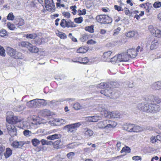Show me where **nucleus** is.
I'll return each mask as SVG.
<instances>
[{"mask_svg": "<svg viewBox=\"0 0 161 161\" xmlns=\"http://www.w3.org/2000/svg\"><path fill=\"white\" fill-rule=\"evenodd\" d=\"M106 120L101 121L98 123L97 124V126L100 129L103 128H107V125Z\"/></svg>", "mask_w": 161, "mask_h": 161, "instance_id": "obj_14", "label": "nucleus"}, {"mask_svg": "<svg viewBox=\"0 0 161 161\" xmlns=\"http://www.w3.org/2000/svg\"><path fill=\"white\" fill-rule=\"evenodd\" d=\"M61 136L59 134H54L50 135L47 137V139L51 140H54L56 139H58L61 137Z\"/></svg>", "mask_w": 161, "mask_h": 161, "instance_id": "obj_17", "label": "nucleus"}, {"mask_svg": "<svg viewBox=\"0 0 161 161\" xmlns=\"http://www.w3.org/2000/svg\"><path fill=\"white\" fill-rule=\"evenodd\" d=\"M104 116L108 118H120V114L118 112H110L106 111Z\"/></svg>", "mask_w": 161, "mask_h": 161, "instance_id": "obj_6", "label": "nucleus"}, {"mask_svg": "<svg viewBox=\"0 0 161 161\" xmlns=\"http://www.w3.org/2000/svg\"><path fill=\"white\" fill-rule=\"evenodd\" d=\"M26 105L30 108L38 107L37 99L29 101L27 103Z\"/></svg>", "mask_w": 161, "mask_h": 161, "instance_id": "obj_10", "label": "nucleus"}, {"mask_svg": "<svg viewBox=\"0 0 161 161\" xmlns=\"http://www.w3.org/2000/svg\"><path fill=\"white\" fill-rule=\"evenodd\" d=\"M24 135L26 136L29 137L31 135V132L28 130H25L23 132Z\"/></svg>", "mask_w": 161, "mask_h": 161, "instance_id": "obj_47", "label": "nucleus"}, {"mask_svg": "<svg viewBox=\"0 0 161 161\" xmlns=\"http://www.w3.org/2000/svg\"><path fill=\"white\" fill-rule=\"evenodd\" d=\"M17 107L18 108L17 109L16 111L19 112L21 111L25 108V106L23 105H18Z\"/></svg>", "mask_w": 161, "mask_h": 161, "instance_id": "obj_56", "label": "nucleus"}, {"mask_svg": "<svg viewBox=\"0 0 161 161\" xmlns=\"http://www.w3.org/2000/svg\"><path fill=\"white\" fill-rule=\"evenodd\" d=\"M149 101L150 102L153 103H159L160 100L158 97H155L153 95H150L148 97Z\"/></svg>", "mask_w": 161, "mask_h": 161, "instance_id": "obj_11", "label": "nucleus"}, {"mask_svg": "<svg viewBox=\"0 0 161 161\" xmlns=\"http://www.w3.org/2000/svg\"><path fill=\"white\" fill-rule=\"evenodd\" d=\"M75 146V144L74 143H72L69 144L67 146V148L71 149L74 148Z\"/></svg>", "mask_w": 161, "mask_h": 161, "instance_id": "obj_62", "label": "nucleus"}, {"mask_svg": "<svg viewBox=\"0 0 161 161\" xmlns=\"http://www.w3.org/2000/svg\"><path fill=\"white\" fill-rule=\"evenodd\" d=\"M133 124H129L126 125L124 126V129L128 131L132 132L133 131Z\"/></svg>", "mask_w": 161, "mask_h": 161, "instance_id": "obj_22", "label": "nucleus"}, {"mask_svg": "<svg viewBox=\"0 0 161 161\" xmlns=\"http://www.w3.org/2000/svg\"><path fill=\"white\" fill-rule=\"evenodd\" d=\"M62 14L65 18L68 19L70 17V14L68 12H64Z\"/></svg>", "mask_w": 161, "mask_h": 161, "instance_id": "obj_59", "label": "nucleus"}, {"mask_svg": "<svg viewBox=\"0 0 161 161\" xmlns=\"http://www.w3.org/2000/svg\"><path fill=\"white\" fill-rule=\"evenodd\" d=\"M7 130L8 134L12 136L17 135V130L16 127L12 124H7Z\"/></svg>", "mask_w": 161, "mask_h": 161, "instance_id": "obj_5", "label": "nucleus"}, {"mask_svg": "<svg viewBox=\"0 0 161 161\" xmlns=\"http://www.w3.org/2000/svg\"><path fill=\"white\" fill-rule=\"evenodd\" d=\"M24 58V56L21 53L16 51L13 58L15 59H22Z\"/></svg>", "mask_w": 161, "mask_h": 161, "instance_id": "obj_28", "label": "nucleus"}, {"mask_svg": "<svg viewBox=\"0 0 161 161\" xmlns=\"http://www.w3.org/2000/svg\"><path fill=\"white\" fill-rule=\"evenodd\" d=\"M127 53L129 56V58H133L137 55V53L136 49L134 48L129 49L127 50Z\"/></svg>", "mask_w": 161, "mask_h": 161, "instance_id": "obj_9", "label": "nucleus"}, {"mask_svg": "<svg viewBox=\"0 0 161 161\" xmlns=\"http://www.w3.org/2000/svg\"><path fill=\"white\" fill-rule=\"evenodd\" d=\"M98 109L99 111H101L104 112V114L105 113H106L105 109L104 108H103L102 106H99L98 107Z\"/></svg>", "mask_w": 161, "mask_h": 161, "instance_id": "obj_58", "label": "nucleus"}, {"mask_svg": "<svg viewBox=\"0 0 161 161\" xmlns=\"http://www.w3.org/2000/svg\"><path fill=\"white\" fill-rule=\"evenodd\" d=\"M14 18V16L12 13H9L7 16V19L10 20H13Z\"/></svg>", "mask_w": 161, "mask_h": 161, "instance_id": "obj_45", "label": "nucleus"}, {"mask_svg": "<svg viewBox=\"0 0 161 161\" xmlns=\"http://www.w3.org/2000/svg\"><path fill=\"white\" fill-rule=\"evenodd\" d=\"M75 25L73 22H72L70 20L66 21V27L68 28L75 27Z\"/></svg>", "mask_w": 161, "mask_h": 161, "instance_id": "obj_36", "label": "nucleus"}, {"mask_svg": "<svg viewBox=\"0 0 161 161\" xmlns=\"http://www.w3.org/2000/svg\"><path fill=\"white\" fill-rule=\"evenodd\" d=\"M59 36L61 38L63 39L66 38L67 37L66 35L64 33L61 32H60L59 34Z\"/></svg>", "mask_w": 161, "mask_h": 161, "instance_id": "obj_60", "label": "nucleus"}, {"mask_svg": "<svg viewBox=\"0 0 161 161\" xmlns=\"http://www.w3.org/2000/svg\"><path fill=\"white\" fill-rule=\"evenodd\" d=\"M7 26L8 28L11 30H14L16 28L14 25L11 24L10 22L7 24Z\"/></svg>", "mask_w": 161, "mask_h": 161, "instance_id": "obj_50", "label": "nucleus"}, {"mask_svg": "<svg viewBox=\"0 0 161 161\" xmlns=\"http://www.w3.org/2000/svg\"><path fill=\"white\" fill-rule=\"evenodd\" d=\"M81 125V122H78L65 126L64 129L67 130L69 133L75 132L77 129Z\"/></svg>", "mask_w": 161, "mask_h": 161, "instance_id": "obj_3", "label": "nucleus"}, {"mask_svg": "<svg viewBox=\"0 0 161 161\" xmlns=\"http://www.w3.org/2000/svg\"><path fill=\"white\" fill-rule=\"evenodd\" d=\"M86 5L87 8L92 9L93 8L94 3L92 1L88 0L86 3Z\"/></svg>", "mask_w": 161, "mask_h": 161, "instance_id": "obj_29", "label": "nucleus"}, {"mask_svg": "<svg viewBox=\"0 0 161 161\" xmlns=\"http://www.w3.org/2000/svg\"><path fill=\"white\" fill-rule=\"evenodd\" d=\"M133 131L132 132H139L142 131L143 129L141 126L135 125L134 124V127H133Z\"/></svg>", "mask_w": 161, "mask_h": 161, "instance_id": "obj_24", "label": "nucleus"}, {"mask_svg": "<svg viewBox=\"0 0 161 161\" xmlns=\"http://www.w3.org/2000/svg\"><path fill=\"white\" fill-rule=\"evenodd\" d=\"M20 44L22 47H27L28 48V49L31 46V44L29 42H21Z\"/></svg>", "mask_w": 161, "mask_h": 161, "instance_id": "obj_35", "label": "nucleus"}, {"mask_svg": "<svg viewBox=\"0 0 161 161\" xmlns=\"http://www.w3.org/2000/svg\"><path fill=\"white\" fill-rule=\"evenodd\" d=\"M38 107L41 105L45 106L47 104L46 101L43 99H37Z\"/></svg>", "mask_w": 161, "mask_h": 161, "instance_id": "obj_34", "label": "nucleus"}, {"mask_svg": "<svg viewBox=\"0 0 161 161\" xmlns=\"http://www.w3.org/2000/svg\"><path fill=\"white\" fill-rule=\"evenodd\" d=\"M137 107L139 110L147 113H155L160 110L158 105L149 101L147 103H139L137 104Z\"/></svg>", "mask_w": 161, "mask_h": 161, "instance_id": "obj_1", "label": "nucleus"}, {"mask_svg": "<svg viewBox=\"0 0 161 161\" xmlns=\"http://www.w3.org/2000/svg\"><path fill=\"white\" fill-rule=\"evenodd\" d=\"M0 55L2 56H5V53L3 47L0 45Z\"/></svg>", "mask_w": 161, "mask_h": 161, "instance_id": "obj_52", "label": "nucleus"}, {"mask_svg": "<svg viewBox=\"0 0 161 161\" xmlns=\"http://www.w3.org/2000/svg\"><path fill=\"white\" fill-rule=\"evenodd\" d=\"M40 114L44 116L50 115V111L46 109L41 110Z\"/></svg>", "mask_w": 161, "mask_h": 161, "instance_id": "obj_33", "label": "nucleus"}, {"mask_svg": "<svg viewBox=\"0 0 161 161\" xmlns=\"http://www.w3.org/2000/svg\"><path fill=\"white\" fill-rule=\"evenodd\" d=\"M13 115L12 114V113L11 114V115L10 116H7L6 118V121L8 123V124H13L15 123V121H14V122H13Z\"/></svg>", "mask_w": 161, "mask_h": 161, "instance_id": "obj_27", "label": "nucleus"}, {"mask_svg": "<svg viewBox=\"0 0 161 161\" xmlns=\"http://www.w3.org/2000/svg\"><path fill=\"white\" fill-rule=\"evenodd\" d=\"M74 21L76 23L80 24L83 21V18L82 17H80L79 18H75L74 19Z\"/></svg>", "mask_w": 161, "mask_h": 161, "instance_id": "obj_46", "label": "nucleus"}, {"mask_svg": "<svg viewBox=\"0 0 161 161\" xmlns=\"http://www.w3.org/2000/svg\"><path fill=\"white\" fill-rule=\"evenodd\" d=\"M133 160L136 161H138L139 160H142L141 157L138 156H135L132 157Z\"/></svg>", "mask_w": 161, "mask_h": 161, "instance_id": "obj_64", "label": "nucleus"}, {"mask_svg": "<svg viewBox=\"0 0 161 161\" xmlns=\"http://www.w3.org/2000/svg\"><path fill=\"white\" fill-rule=\"evenodd\" d=\"M16 51L15 50L10 47H8L7 48V53L8 54L13 58H14Z\"/></svg>", "mask_w": 161, "mask_h": 161, "instance_id": "obj_16", "label": "nucleus"}, {"mask_svg": "<svg viewBox=\"0 0 161 161\" xmlns=\"http://www.w3.org/2000/svg\"><path fill=\"white\" fill-rule=\"evenodd\" d=\"M125 14L127 15H128L130 16H133V15H132V12L130 11L127 8H126L125 9Z\"/></svg>", "mask_w": 161, "mask_h": 161, "instance_id": "obj_49", "label": "nucleus"}, {"mask_svg": "<svg viewBox=\"0 0 161 161\" xmlns=\"http://www.w3.org/2000/svg\"><path fill=\"white\" fill-rule=\"evenodd\" d=\"M15 23L16 25H18V26H21L25 24L24 20L23 19L18 18L16 19Z\"/></svg>", "mask_w": 161, "mask_h": 161, "instance_id": "obj_21", "label": "nucleus"}, {"mask_svg": "<svg viewBox=\"0 0 161 161\" xmlns=\"http://www.w3.org/2000/svg\"><path fill=\"white\" fill-rule=\"evenodd\" d=\"M111 90L110 89H105L102 90L100 91V93L103 94L104 95L106 96H109V94H110L111 92Z\"/></svg>", "mask_w": 161, "mask_h": 161, "instance_id": "obj_30", "label": "nucleus"}, {"mask_svg": "<svg viewBox=\"0 0 161 161\" xmlns=\"http://www.w3.org/2000/svg\"><path fill=\"white\" fill-rule=\"evenodd\" d=\"M85 130L84 135L86 137L88 138L93 135V131L90 129H85Z\"/></svg>", "mask_w": 161, "mask_h": 161, "instance_id": "obj_20", "label": "nucleus"}, {"mask_svg": "<svg viewBox=\"0 0 161 161\" xmlns=\"http://www.w3.org/2000/svg\"><path fill=\"white\" fill-rule=\"evenodd\" d=\"M31 142L33 146L34 147H36L39 145L40 142V141L37 139L34 138L32 139Z\"/></svg>", "mask_w": 161, "mask_h": 161, "instance_id": "obj_40", "label": "nucleus"}, {"mask_svg": "<svg viewBox=\"0 0 161 161\" xmlns=\"http://www.w3.org/2000/svg\"><path fill=\"white\" fill-rule=\"evenodd\" d=\"M7 34V31L4 29L0 31V36L1 37H4Z\"/></svg>", "mask_w": 161, "mask_h": 161, "instance_id": "obj_51", "label": "nucleus"}, {"mask_svg": "<svg viewBox=\"0 0 161 161\" xmlns=\"http://www.w3.org/2000/svg\"><path fill=\"white\" fill-rule=\"evenodd\" d=\"M77 12L78 14L80 15H85L86 13V10L85 9H83L82 10L79 9L78 10Z\"/></svg>", "mask_w": 161, "mask_h": 161, "instance_id": "obj_53", "label": "nucleus"}, {"mask_svg": "<svg viewBox=\"0 0 161 161\" xmlns=\"http://www.w3.org/2000/svg\"><path fill=\"white\" fill-rule=\"evenodd\" d=\"M153 7L155 8H158L161 6V3L159 2H156L153 4Z\"/></svg>", "mask_w": 161, "mask_h": 161, "instance_id": "obj_54", "label": "nucleus"}, {"mask_svg": "<svg viewBox=\"0 0 161 161\" xmlns=\"http://www.w3.org/2000/svg\"><path fill=\"white\" fill-rule=\"evenodd\" d=\"M108 87L109 88H114L119 86V84L116 82L111 81L108 82Z\"/></svg>", "mask_w": 161, "mask_h": 161, "instance_id": "obj_25", "label": "nucleus"}, {"mask_svg": "<svg viewBox=\"0 0 161 161\" xmlns=\"http://www.w3.org/2000/svg\"><path fill=\"white\" fill-rule=\"evenodd\" d=\"M78 59L79 60V63L81 64H86L88 62V59L87 57L81 58V57H78Z\"/></svg>", "mask_w": 161, "mask_h": 161, "instance_id": "obj_32", "label": "nucleus"}, {"mask_svg": "<svg viewBox=\"0 0 161 161\" xmlns=\"http://www.w3.org/2000/svg\"><path fill=\"white\" fill-rule=\"evenodd\" d=\"M112 53V52L110 51L104 52L103 53V58L104 60L105 61H109L108 60L110 59L109 57Z\"/></svg>", "mask_w": 161, "mask_h": 161, "instance_id": "obj_15", "label": "nucleus"}, {"mask_svg": "<svg viewBox=\"0 0 161 161\" xmlns=\"http://www.w3.org/2000/svg\"><path fill=\"white\" fill-rule=\"evenodd\" d=\"M76 6L75 5L72 6L70 7V8L73 11L72 13L74 15H75L76 13L77 10H76Z\"/></svg>", "mask_w": 161, "mask_h": 161, "instance_id": "obj_57", "label": "nucleus"}, {"mask_svg": "<svg viewBox=\"0 0 161 161\" xmlns=\"http://www.w3.org/2000/svg\"><path fill=\"white\" fill-rule=\"evenodd\" d=\"M25 142H18V141H14L12 144L11 145L13 147L18 148H20L22 147L25 144Z\"/></svg>", "mask_w": 161, "mask_h": 161, "instance_id": "obj_12", "label": "nucleus"}, {"mask_svg": "<svg viewBox=\"0 0 161 161\" xmlns=\"http://www.w3.org/2000/svg\"><path fill=\"white\" fill-rule=\"evenodd\" d=\"M137 33L134 31H131L127 33L126 36L128 37H133Z\"/></svg>", "mask_w": 161, "mask_h": 161, "instance_id": "obj_38", "label": "nucleus"}, {"mask_svg": "<svg viewBox=\"0 0 161 161\" xmlns=\"http://www.w3.org/2000/svg\"><path fill=\"white\" fill-rule=\"evenodd\" d=\"M121 28L120 27H118L116 29H115L114 30V35H115L118 34Z\"/></svg>", "mask_w": 161, "mask_h": 161, "instance_id": "obj_63", "label": "nucleus"}, {"mask_svg": "<svg viewBox=\"0 0 161 161\" xmlns=\"http://www.w3.org/2000/svg\"><path fill=\"white\" fill-rule=\"evenodd\" d=\"M152 87L153 88L156 90L161 89V81H159L153 83Z\"/></svg>", "mask_w": 161, "mask_h": 161, "instance_id": "obj_18", "label": "nucleus"}, {"mask_svg": "<svg viewBox=\"0 0 161 161\" xmlns=\"http://www.w3.org/2000/svg\"><path fill=\"white\" fill-rule=\"evenodd\" d=\"M118 56L117 55V56H115L112 58H111L109 61L113 64H115L116 63H118L119 61L118 60Z\"/></svg>", "mask_w": 161, "mask_h": 161, "instance_id": "obj_39", "label": "nucleus"}, {"mask_svg": "<svg viewBox=\"0 0 161 161\" xmlns=\"http://www.w3.org/2000/svg\"><path fill=\"white\" fill-rule=\"evenodd\" d=\"M96 19L98 22L104 24H109L112 22L110 17L104 14L97 15L96 17Z\"/></svg>", "mask_w": 161, "mask_h": 161, "instance_id": "obj_2", "label": "nucleus"}, {"mask_svg": "<svg viewBox=\"0 0 161 161\" xmlns=\"http://www.w3.org/2000/svg\"><path fill=\"white\" fill-rule=\"evenodd\" d=\"M23 126L22 127L24 129H27L30 128L29 123L27 122H24L23 123Z\"/></svg>", "mask_w": 161, "mask_h": 161, "instance_id": "obj_42", "label": "nucleus"}, {"mask_svg": "<svg viewBox=\"0 0 161 161\" xmlns=\"http://www.w3.org/2000/svg\"><path fill=\"white\" fill-rule=\"evenodd\" d=\"M108 82L107 83L103 82L101 83L98 86V87L100 88H108Z\"/></svg>", "mask_w": 161, "mask_h": 161, "instance_id": "obj_37", "label": "nucleus"}, {"mask_svg": "<svg viewBox=\"0 0 161 161\" xmlns=\"http://www.w3.org/2000/svg\"><path fill=\"white\" fill-rule=\"evenodd\" d=\"M148 42H151L150 49L152 50L156 48L158 46L160 42L157 39H154L153 37L151 38Z\"/></svg>", "mask_w": 161, "mask_h": 161, "instance_id": "obj_8", "label": "nucleus"}, {"mask_svg": "<svg viewBox=\"0 0 161 161\" xmlns=\"http://www.w3.org/2000/svg\"><path fill=\"white\" fill-rule=\"evenodd\" d=\"M37 36V35L35 33L32 34H27L26 35L27 38L30 39H34Z\"/></svg>", "mask_w": 161, "mask_h": 161, "instance_id": "obj_41", "label": "nucleus"}, {"mask_svg": "<svg viewBox=\"0 0 161 161\" xmlns=\"http://www.w3.org/2000/svg\"><path fill=\"white\" fill-rule=\"evenodd\" d=\"M130 152V149L128 147H124L122 148V149L121 150L120 152L121 153H122L124 152H125V153H129Z\"/></svg>", "mask_w": 161, "mask_h": 161, "instance_id": "obj_43", "label": "nucleus"}, {"mask_svg": "<svg viewBox=\"0 0 161 161\" xmlns=\"http://www.w3.org/2000/svg\"><path fill=\"white\" fill-rule=\"evenodd\" d=\"M107 128H114L117 125L116 122L108 120H106Z\"/></svg>", "mask_w": 161, "mask_h": 161, "instance_id": "obj_19", "label": "nucleus"}, {"mask_svg": "<svg viewBox=\"0 0 161 161\" xmlns=\"http://www.w3.org/2000/svg\"><path fill=\"white\" fill-rule=\"evenodd\" d=\"M12 153V150L9 148H7L5 152L4 153V155L6 158H8L11 155Z\"/></svg>", "mask_w": 161, "mask_h": 161, "instance_id": "obj_26", "label": "nucleus"}, {"mask_svg": "<svg viewBox=\"0 0 161 161\" xmlns=\"http://www.w3.org/2000/svg\"><path fill=\"white\" fill-rule=\"evenodd\" d=\"M88 48L85 47H81L79 48L77 50V52L78 53H84L87 52Z\"/></svg>", "mask_w": 161, "mask_h": 161, "instance_id": "obj_23", "label": "nucleus"}, {"mask_svg": "<svg viewBox=\"0 0 161 161\" xmlns=\"http://www.w3.org/2000/svg\"><path fill=\"white\" fill-rule=\"evenodd\" d=\"M44 3L47 10L52 12L55 11V7L53 0H45Z\"/></svg>", "mask_w": 161, "mask_h": 161, "instance_id": "obj_4", "label": "nucleus"}, {"mask_svg": "<svg viewBox=\"0 0 161 161\" xmlns=\"http://www.w3.org/2000/svg\"><path fill=\"white\" fill-rule=\"evenodd\" d=\"M28 50L31 52L33 53H37L38 52V49L35 46H33L31 44V46L30 47Z\"/></svg>", "mask_w": 161, "mask_h": 161, "instance_id": "obj_31", "label": "nucleus"}, {"mask_svg": "<svg viewBox=\"0 0 161 161\" xmlns=\"http://www.w3.org/2000/svg\"><path fill=\"white\" fill-rule=\"evenodd\" d=\"M85 30L90 33H93L94 32L93 27L92 26L86 27Z\"/></svg>", "mask_w": 161, "mask_h": 161, "instance_id": "obj_48", "label": "nucleus"}, {"mask_svg": "<svg viewBox=\"0 0 161 161\" xmlns=\"http://www.w3.org/2000/svg\"><path fill=\"white\" fill-rule=\"evenodd\" d=\"M96 43L97 42L96 41L92 39L89 40L87 42V43L88 44H94Z\"/></svg>", "mask_w": 161, "mask_h": 161, "instance_id": "obj_61", "label": "nucleus"}, {"mask_svg": "<svg viewBox=\"0 0 161 161\" xmlns=\"http://www.w3.org/2000/svg\"><path fill=\"white\" fill-rule=\"evenodd\" d=\"M66 20L64 19H62L60 22V25L63 28L66 27Z\"/></svg>", "mask_w": 161, "mask_h": 161, "instance_id": "obj_55", "label": "nucleus"}, {"mask_svg": "<svg viewBox=\"0 0 161 161\" xmlns=\"http://www.w3.org/2000/svg\"><path fill=\"white\" fill-rule=\"evenodd\" d=\"M118 56V60L120 62H127L129 60V55L127 54V53H123L121 54L117 55Z\"/></svg>", "mask_w": 161, "mask_h": 161, "instance_id": "obj_7", "label": "nucleus"}, {"mask_svg": "<svg viewBox=\"0 0 161 161\" xmlns=\"http://www.w3.org/2000/svg\"><path fill=\"white\" fill-rule=\"evenodd\" d=\"M102 117L101 116H94L92 117H89L88 118V120L90 122H96L99 120H101Z\"/></svg>", "mask_w": 161, "mask_h": 161, "instance_id": "obj_13", "label": "nucleus"}, {"mask_svg": "<svg viewBox=\"0 0 161 161\" xmlns=\"http://www.w3.org/2000/svg\"><path fill=\"white\" fill-rule=\"evenodd\" d=\"M73 107L75 110H79L82 108V107L78 103H76L74 104Z\"/></svg>", "mask_w": 161, "mask_h": 161, "instance_id": "obj_44", "label": "nucleus"}]
</instances>
